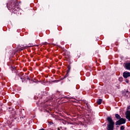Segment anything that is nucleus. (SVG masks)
<instances>
[{
    "instance_id": "2eb2a0df",
    "label": "nucleus",
    "mask_w": 130,
    "mask_h": 130,
    "mask_svg": "<svg viewBox=\"0 0 130 130\" xmlns=\"http://www.w3.org/2000/svg\"><path fill=\"white\" fill-rule=\"evenodd\" d=\"M85 106L87 107V108H88V109H90V106H89L88 104H86Z\"/></svg>"
},
{
    "instance_id": "0eeeda50",
    "label": "nucleus",
    "mask_w": 130,
    "mask_h": 130,
    "mask_svg": "<svg viewBox=\"0 0 130 130\" xmlns=\"http://www.w3.org/2000/svg\"><path fill=\"white\" fill-rule=\"evenodd\" d=\"M17 49L18 51H21L23 50V49H25V47H21L20 45H18L17 47Z\"/></svg>"
},
{
    "instance_id": "f03ea898",
    "label": "nucleus",
    "mask_w": 130,
    "mask_h": 130,
    "mask_svg": "<svg viewBox=\"0 0 130 130\" xmlns=\"http://www.w3.org/2000/svg\"><path fill=\"white\" fill-rule=\"evenodd\" d=\"M107 120L108 121L107 125V130H114V124L115 123L113 121V120L112 119V118L111 117H107Z\"/></svg>"
},
{
    "instance_id": "f257e3e1",
    "label": "nucleus",
    "mask_w": 130,
    "mask_h": 130,
    "mask_svg": "<svg viewBox=\"0 0 130 130\" xmlns=\"http://www.w3.org/2000/svg\"><path fill=\"white\" fill-rule=\"evenodd\" d=\"M19 4L17 1H12L11 4L8 6V4H7V8L10 11H12L14 14H17L19 11H20V7H19Z\"/></svg>"
},
{
    "instance_id": "4468645a",
    "label": "nucleus",
    "mask_w": 130,
    "mask_h": 130,
    "mask_svg": "<svg viewBox=\"0 0 130 130\" xmlns=\"http://www.w3.org/2000/svg\"><path fill=\"white\" fill-rule=\"evenodd\" d=\"M124 128H125L124 126H120V130H125V129H124Z\"/></svg>"
},
{
    "instance_id": "7ed1b4c3",
    "label": "nucleus",
    "mask_w": 130,
    "mask_h": 130,
    "mask_svg": "<svg viewBox=\"0 0 130 130\" xmlns=\"http://www.w3.org/2000/svg\"><path fill=\"white\" fill-rule=\"evenodd\" d=\"M125 121H126V119L121 118L119 120L117 121L115 123L116 125H120V124H124L125 123Z\"/></svg>"
},
{
    "instance_id": "aec40b11",
    "label": "nucleus",
    "mask_w": 130,
    "mask_h": 130,
    "mask_svg": "<svg viewBox=\"0 0 130 130\" xmlns=\"http://www.w3.org/2000/svg\"><path fill=\"white\" fill-rule=\"evenodd\" d=\"M43 44H47V43H46V42L44 43Z\"/></svg>"
},
{
    "instance_id": "9d476101",
    "label": "nucleus",
    "mask_w": 130,
    "mask_h": 130,
    "mask_svg": "<svg viewBox=\"0 0 130 130\" xmlns=\"http://www.w3.org/2000/svg\"><path fill=\"white\" fill-rule=\"evenodd\" d=\"M69 73L70 72H67L66 75L63 77V78H61V80H63V79H66V78H68V77H69Z\"/></svg>"
},
{
    "instance_id": "423d86ee",
    "label": "nucleus",
    "mask_w": 130,
    "mask_h": 130,
    "mask_svg": "<svg viewBox=\"0 0 130 130\" xmlns=\"http://www.w3.org/2000/svg\"><path fill=\"white\" fill-rule=\"evenodd\" d=\"M123 78H125V79L128 78V77H130V73L129 72H124L123 73Z\"/></svg>"
},
{
    "instance_id": "a211bd4d",
    "label": "nucleus",
    "mask_w": 130,
    "mask_h": 130,
    "mask_svg": "<svg viewBox=\"0 0 130 130\" xmlns=\"http://www.w3.org/2000/svg\"><path fill=\"white\" fill-rule=\"evenodd\" d=\"M23 118H25V116L20 117V119H23Z\"/></svg>"
},
{
    "instance_id": "ddd939ff",
    "label": "nucleus",
    "mask_w": 130,
    "mask_h": 130,
    "mask_svg": "<svg viewBox=\"0 0 130 130\" xmlns=\"http://www.w3.org/2000/svg\"><path fill=\"white\" fill-rule=\"evenodd\" d=\"M67 68L68 70L67 71V72H68V73H70V71H71V67L70 65H69L67 66Z\"/></svg>"
},
{
    "instance_id": "20e7f679",
    "label": "nucleus",
    "mask_w": 130,
    "mask_h": 130,
    "mask_svg": "<svg viewBox=\"0 0 130 130\" xmlns=\"http://www.w3.org/2000/svg\"><path fill=\"white\" fill-rule=\"evenodd\" d=\"M130 109V106H128L126 109V119H128L129 121H130V111H129Z\"/></svg>"
},
{
    "instance_id": "4be33fe9",
    "label": "nucleus",
    "mask_w": 130,
    "mask_h": 130,
    "mask_svg": "<svg viewBox=\"0 0 130 130\" xmlns=\"http://www.w3.org/2000/svg\"><path fill=\"white\" fill-rule=\"evenodd\" d=\"M14 114H16V112L15 111L14 112Z\"/></svg>"
},
{
    "instance_id": "f3484780",
    "label": "nucleus",
    "mask_w": 130,
    "mask_h": 130,
    "mask_svg": "<svg viewBox=\"0 0 130 130\" xmlns=\"http://www.w3.org/2000/svg\"><path fill=\"white\" fill-rule=\"evenodd\" d=\"M126 93L127 94V96H128V94H129V92H128V90H127V89L126 90Z\"/></svg>"
},
{
    "instance_id": "39448f33",
    "label": "nucleus",
    "mask_w": 130,
    "mask_h": 130,
    "mask_svg": "<svg viewBox=\"0 0 130 130\" xmlns=\"http://www.w3.org/2000/svg\"><path fill=\"white\" fill-rule=\"evenodd\" d=\"M124 67L126 70L130 71V62L125 63Z\"/></svg>"
},
{
    "instance_id": "412c9836",
    "label": "nucleus",
    "mask_w": 130,
    "mask_h": 130,
    "mask_svg": "<svg viewBox=\"0 0 130 130\" xmlns=\"http://www.w3.org/2000/svg\"><path fill=\"white\" fill-rule=\"evenodd\" d=\"M12 69H13V70H12V71H15V68H12Z\"/></svg>"
},
{
    "instance_id": "1a4fd4ad",
    "label": "nucleus",
    "mask_w": 130,
    "mask_h": 130,
    "mask_svg": "<svg viewBox=\"0 0 130 130\" xmlns=\"http://www.w3.org/2000/svg\"><path fill=\"white\" fill-rule=\"evenodd\" d=\"M102 99H99L97 100V103L99 105H100V104H101V103H102Z\"/></svg>"
},
{
    "instance_id": "6e6552de",
    "label": "nucleus",
    "mask_w": 130,
    "mask_h": 130,
    "mask_svg": "<svg viewBox=\"0 0 130 130\" xmlns=\"http://www.w3.org/2000/svg\"><path fill=\"white\" fill-rule=\"evenodd\" d=\"M116 118H117V119H120L121 118V117H120V115H119L118 114H116L115 115Z\"/></svg>"
},
{
    "instance_id": "5701e85b",
    "label": "nucleus",
    "mask_w": 130,
    "mask_h": 130,
    "mask_svg": "<svg viewBox=\"0 0 130 130\" xmlns=\"http://www.w3.org/2000/svg\"><path fill=\"white\" fill-rule=\"evenodd\" d=\"M57 82H59V80H57Z\"/></svg>"
},
{
    "instance_id": "6ab92c4d",
    "label": "nucleus",
    "mask_w": 130,
    "mask_h": 130,
    "mask_svg": "<svg viewBox=\"0 0 130 130\" xmlns=\"http://www.w3.org/2000/svg\"><path fill=\"white\" fill-rule=\"evenodd\" d=\"M27 80H29V81H30V78H29V77H27Z\"/></svg>"
},
{
    "instance_id": "9b49d317",
    "label": "nucleus",
    "mask_w": 130,
    "mask_h": 130,
    "mask_svg": "<svg viewBox=\"0 0 130 130\" xmlns=\"http://www.w3.org/2000/svg\"><path fill=\"white\" fill-rule=\"evenodd\" d=\"M33 46V44H28V46H24V48H29V47H32Z\"/></svg>"
},
{
    "instance_id": "f8f14e48",
    "label": "nucleus",
    "mask_w": 130,
    "mask_h": 130,
    "mask_svg": "<svg viewBox=\"0 0 130 130\" xmlns=\"http://www.w3.org/2000/svg\"><path fill=\"white\" fill-rule=\"evenodd\" d=\"M17 77L20 78L21 80H22V83L24 82V81H25V79L23 78V77H21V76H20L19 75H18Z\"/></svg>"
},
{
    "instance_id": "dca6fc26",
    "label": "nucleus",
    "mask_w": 130,
    "mask_h": 130,
    "mask_svg": "<svg viewBox=\"0 0 130 130\" xmlns=\"http://www.w3.org/2000/svg\"><path fill=\"white\" fill-rule=\"evenodd\" d=\"M119 81H120V82H122V77H120L119 78Z\"/></svg>"
}]
</instances>
